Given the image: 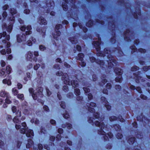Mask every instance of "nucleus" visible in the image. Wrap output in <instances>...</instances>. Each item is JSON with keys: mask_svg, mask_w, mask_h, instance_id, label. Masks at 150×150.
<instances>
[{"mask_svg": "<svg viewBox=\"0 0 150 150\" xmlns=\"http://www.w3.org/2000/svg\"><path fill=\"white\" fill-rule=\"evenodd\" d=\"M98 39L97 41L93 42V44L98 52L97 55L99 56L103 57L107 56L109 60H107L109 67H113L115 65H117V62L115 59L114 58L112 57L111 52L108 48H105L104 49V54H102L100 51L101 39L98 35H97Z\"/></svg>", "mask_w": 150, "mask_h": 150, "instance_id": "nucleus-1", "label": "nucleus"}, {"mask_svg": "<svg viewBox=\"0 0 150 150\" xmlns=\"http://www.w3.org/2000/svg\"><path fill=\"white\" fill-rule=\"evenodd\" d=\"M104 117L102 118H99L98 120H96L94 122V123L95 125L97 127H99L100 129L98 131V134L103 135V137L105 140H107L108 138V137L110 138H112L113 137L112 134L111 132L108 133L107 135L106 134V133L103 129L105 131L107 130L106 126L105 125L104 123L102 122L104 120Z\"/></svg>", "mask_w": 150, "mask_h": 150, "instance_id": "nucleus-2", "label": "nucleus"}, {"mask_svg": "<svg viewBox=\"0 0 150 150\" xmlns=\"http://www.w3.org/2000/svg\"><path fill=\"white\" fill-rule=\"evenodd\" d=\"M9 12L11 14V16L8 18V20L10 22V24L7 27L6 23H4L2 25V28L3 30L6 29L7 31L10 33L12 30L13 26V24L15 21V16L14 15L17 13V10H9Z\"/></svg>", "mask_w": 150, "mask_h": 150, "instance_id": "nucleus-3", "label": "nucleus"}, {"mask_svg": "<svg viewBox=\"0 0 150 150\" xmlns=\"http://www.w3.org/2000/svg\"><path fill=\"white\" fill-rule=\"evenodd\" d=\"M26 29L27 30L25 32V34H23L21 35H18L17 36V39L18 42H20L22 41H25L26 39V35H29L32 33V32L31 31L32 27L30 25H28L26 27L24 26H23L20 28V30L22 31H24Z\"/></svg>", "mask_w": 150, "mask_h": 150, "instance_id": "nucleus-4", "label": "nucleus"}, {"mask_svg": "<svg viewBox=\"0 0 150 150\" xmlns=\"http://www.w3.org/2000/svg\"><path fill=\"white\" fill-rule=\"evenodd\" d=\"M21 125L23 128L20 129V133L23 134H25L26 131V130L27 132L26 133V135L27 137H30L31 139H33L34 134L33 130L31 129L27 130L28 127L25 122H22L21 124Z\"/></svg>", "mask_w": 150, "mask_h": 150, "instance_id": "nucleus-5", "label": "nucleus"}, {"mask_svg": "<svg viewBox=\"0 0 150 150\" xmlns=\"http://www.w3.org/2000/svg\"><path fill=\"white\" fill-rule=\"evenodd\" d=\"M129 0H118L117 1V5L120 7L125 8V9H132L131 8L129 9L131 6L130 3L128 2ZM103 9H106L104 8ZM106 9H110L107 8Z\"/></svg>", "mask_w": 150, "mask_h": 150, "instance_id": "nucleus-6", "label": "nucleus"}, {"mask_svg": "<svg viewBox=\"0 0 150 150\" xmlns=\"http://www.w3.org/2000/svg\"><path fill=\"white\" fill-rule=\"evenodd\" d=\"M62 25L61 24H58L56 25L55 31L53 33L52 35L54 38L56 40H58L61 34V32L62 31Z\"/></svg>", "mask_w": 150, "mask_h": 150, "instance_id": "nucleus-7", "label": "nucleus"}, {"mask_svg": "<svg viewBox=\"0 0 150 150\" xmlns=\"http://www.w3.org/2000/svg\"><path fill=\"white\" fill-rule=\"evenodd\" d=\"M115 72L117 75H118V77H117L115 78V81L117 82L120 83L122 80V71L120 69L116 68L114 70Z\"/></svg>", "mask_w": 150, "mask_h": 150, "instance_id": "nucleus-8", "label": "nucleus"}, {"mask_svg": "<svg viewBox=\"0 0 150 150\" xmlns=\"http://www.w3.org/2000/svg\"><path fill=\"white\" fill-rule=\"evenodd\" d=\"M84 57V55L82 53H80L78 54V56L76 57V59L81 61L79 64L81 67H84L86 65V63L82 61Z\"/></svg>", "mask_w": 150, "mask_h": 150, "instance_id": "nucleus-9", "label": "nucleus"}, {"mask_svg": "<svg viewBox=\"0 0 150 150\" xmlns=\"http://www.w3.org/2000/svg\"><path fill=\"white\" fill-rule=\"evenodd\" d=\"M140 72H138L136 74H134V78L135 79V81L137 83H138L140 81L141 82H144L145 81L143 79H141L142 78L140 76Z\"/></svg>", "mask_w": 150, "mask_h": 150, "instance_id": "nucleus-10", "label": "nucleus"}, {"mask_svg": "<svg viewBox=\"0 0 150 150\" xmlns=\"http://www.w3.org/2000/svg\"><path fill=\"white\" fill-rule=\"evenodd\" d=\"M90 59L91 62H93L95 61L96 63L100 65V67H102L104 64V62L103 61L100 60L99 59L96 60L94 57H90Z\"/></svg>", "mask_w": 150, "mask_h": 150, "instance_id": "nucleus-11", "label": "nucleus"}, {"mask_svg": "<svg viewBox=\"0 0 150 150\" xmlns=\"http://www.w3.org/2000/svg\"><path fill=\"white\" fill-rule=\"evenodd\" d=\"M70 80H69V81L67 82V81L66 80V85H71L72 86L74 87L78 86V82L76 80H74L73 81H71L70 82Z\"/></svg>", "mask_w": 150, "mask_h": 150, "instance_id": "nucleus-12", "label": "nucleus"}, {"mask_svg": "<svg viewBox=\"0 0 150 150\" xmlns=\"http://www.w3.org/2000/svg\"><path fill=\"white\" fill-rule=\"evenodd\" d=\"M29 91L30 94H31L33 99L34 100L37 99L38 96L37 93H35L34 90L33 88H30L29 89Z\"/></svg>", "mask_w": 150, "mask_h": 150, "instance_id": "nucleus-13", "label": "nucleus"}, {"mask_svg": "<svg viewBox=\"0 0 150 150\" xmlns=\"http://www.w3.org/2000/svg\"><path fill=\"white\" fill-rule=\"evenodd\" d=\"M101 100L103 103H104L105 106L107 108V109L109 110L111 109V106L109 104L108 102L106 100L105 98L104 97H102L101 98Z\"/></svg>", "mask_w": 150, "mask_h": 150, "instance_id": "nucleus-14", "label": "nucleus"}, {"mask_svg": "<svg viewBox=\"0 0 150 150\" xmlns=\"http://www.w3.org/2000/svg\"><path fill=\"white\" fill-rule=\"evenodd\" d=\"M96 104L95 103L91 102L90 103L89 106L87 105V108H86L90 112H93L95 111V110L93 108H92L91 107H96Z\"/></svg>", "mask_w": 150, "mask_h": 150, "instance_id": "nucleus-15", "label": "nucleus"}, {"mask_svg": "<svg viewBox=\"0 0 150 150\" xmlns=\"http://www.w3.org/2000/svg\"><path fill=\"white\" fill-rule=\"evenodd\" d=\"M38 92L37 95L38 96V98L40 97V98H42L43 95L42 93L43 91V89L42 87H38L37 89Z\"/></svg>", "mask_w": 150, "mask_h": 150, "instance_id": "nucleus-16", "label": "nucleus"}, {"mask_svg": "<svg viewBox=\"0 0 150 150\" xmlns=\"http://www.w3.org/2000/svg\"><path fill=\"white\" fill-rule=\"evenodd\" d=\"M131 34V32L128 29L124 33V39L125 40L129 41V37L130 36V34Z\"/></svg>", "mask_w": 150, "mask_h": 150, "instance_id": "nucleus-17", "label": "nucleus"}, {"mask_svg": "<svg viewBox=\"0 0 150 150\" xmlns=\"http://www.w3.org/2000/svg\"><path fill=\"white\" fill-rule=\"evenodd\" d=\"M57 75L58 76H62V79L64 82V83L66 84V75H64L63 72L61 71H59L56 73Z\"/></svg>", "mask_w": 150, "mask_h": 150, "instance_id": "nucleus-18", "label": "nucleus"}, {"mask_svg": "<svg viewBox=\"0 0 150 150\" xmlns=\"http://www.w3.org/2000/svg\"><path fill=\"white\" fill-rule=\"evenodd\" d=\"M33 53L32 52L29 51L27 54L26 58L28 60L32 61L33 60L32 57L33 56Z\"/></svg>", "mask_w": 150, "mask_h": 150, "instance_id": "nucleus-19", "label": "nucleus"}, {"mask_svg": "<svg viewBox=\"0 0 150 150\" xmlns=\"http://www.w3.org/2000/svg\"><path fill=\"white\" fill-rule=\"evenodd\" d=\"M38 22L40 25H45L47 24L46 20L42 17H40L39 18Z\"/></svg>", "mask_w": 150, "mask_h": 150, "instance_id": "nucleus-20", "label": "nucleus"}, {"mask_svg": "<svg viewBox=\"0 0 150 150\" xmlns=\"http://www.w3.org/2000/svg\"><path fill=\"white\" fill-rule=\"evenodd\" d=\"M46 29V27H44V28L42 29H40L39 28H37V30L38 32L40 33H41L42 34L43 37L44 38L45 35V32Z\"/></svg>", "mask_w": 150, "mask_h": 150, "instance_id": "nucleus-21", "label": "nucleus"}, {"mask_svg": "<svg viewBox=\"0 0 150 150\" xmlns=\"http://www.w3.org/2000/svg\"><path fill=\"white\" fill-rule=\"evenodd\" d=\"M30 39L28 40L27 42V45L29 46H31L32 45V43L31 40L34 43H35L36 42V39L35 38H34L33 37H31Z\"/></svg>", "mask_w": 150, "mask_h": 150, "instance_id": "nucleus-22", "label": "nucleus"}, {"mask_svg": "<svg viewBox=\"0 0 150 150\" xmlns=\"http://www.w3.org/2000/svg\"><path fill=\"white\" fill-rule=\"evenodd\" d=\"M34 143L32 140L29 139L28 140V143L26 145V147L27 148H29L33 145Z\"/></svg>", "mask_w": 150, "mask_h": 150, "instance_id": "nucleus-23", "label": "nucleus"}, {"mask_svg": "<svg viewBox=\"0 0 150 150\" xmlns=\"http://www.w3.org/2000/svg\"><path fill=\"white\" fill-rule=\"evenodd\" d=\"M9 96V94L8 93L6 92L5 91H2L0 92V96L3 97H7Z\"/></svg>", "mask_w": 150, "mask_h": 150, "instance_id": "nucleus-24", "label": "nucleus"}, {"mask_svg": "<svg viewBox=\"0 0 150 150\" xmlns=\"http://www.w3.org/2000/svg\"><path fill=\"white\" fill-rule=\"evenodd\" d=\"M3 83L4 84H7L8 85H10L11 84V79H7V78L4 79L3 80Z\"/></svg>", "mask_w": 150, "mask_h": 150, "instance_id": "nucleus-25", "label": "nucleus"}, {"mask_svg": "<svg viewBox=\"0 0 150 150\" xmlns=\"http://www.w3.org/2000/svg\"><path fill=\"white\" fill-rule=\"evenodd\" d=\"M13 121L15 123L20 124L21 122L20 120H19L18 117L15 116L13 119Z\"/></svg>", "mask_w": 150, "mask_h": 150, "instance_id": "nucleus-26", "label": "nucleus"}, {"mask_svg": "<svg viewBox=\"0 0 150 150\" xmlns=\"http://www.w3.org/2000/svg\"><path fill=\"white\" fill-rule=\"evenodd\" d=\"M115 51L117 52L119 56H122L123 54V53L121 50V49L119 47H118L116 49Z\"/></svg>", "mask_w": 150, "mask_h": 150, "instance_id": "nucleus-27", "label": "nucleus"}, {"mask_svg": "<svg viewBox=\"0 0 150 150\" xmlns=\"http://www.w3.org/2000/svg\"><path fill=\"white\" fill-rule=\"evenodd\" d=\"M106 76L105 75H103L101 78L102 79V83H100V86H103L107 82V81L105 79Z\"/></svg>", "mask_w": 150, "mask_h": 150, "instance_id": "nucleus-28", "label": "nucleus"}, {"mask_svg": "<svg viewBox=\"0 0 150 150\" xmlns=\"http://www.w3.org/2000/svg\"><path fill=\"white\" fill-rule=\"evenodd\" d=\"M142 5L147 8H150V0H148V2H143Z\"/></svg>", "mask_w": 150, "mask_h": 150, "instance_id": "nucleus-29", "label": "nucleus"}, {"mask_svg": "<svg viewBox=\"0 0 150 150\" xmlns=\"http://www.w3.org/2000/svg\"><path fill=\"white\" fill-rule=\"evenodd\" d=\"M135 138L134 137H130L129 139H128V142L130 144H132L134 143L135 141Z\"/></svg>", "mask_w": 150, "mask_h": 150, "instance_id": "nucleus-30", "label": "nucleus"}, {"mask_svg": "<svg viewBox=\"0 0 150 150\" xmlns=\"http://www.w3.org/2000/svg\"><path fill=\"white\" fill-rule=\"evenodd\" d=\"M95 2H98L99 6L100 7H103L104 6V3L101 1L100 0H98L97 1V0H94Z\"/></svg>", "mask_w": 150, "mask_h": 150, "instance_id": "nucleus-31", "label": "nucleus"}, {"mask_svg": "<svg viewBox=\"0 0 150 150\" xmlns=\"http://www.w3.org/2000/svg\"><path fill=\"white\" fill-rule=\"evenodd\" d=\"M6 70L7 73L8 74H10L11 72L12 69L11 67L9 65H8L6 67Z\"/></svg>", "mask_w": 150, "mask_h": 150, "instance_id": "nucleus-32", "label": "nucleus"}, {"mask_svg": "<svg viewBox=\"0 0 150 150\" xmlns=\"http://www.w3.org/2000/svg\"><path fill=\"white\" fill-rule=\"evenodd\" d=\"M70 40L72 44H75L77 42V38H71Z\"/></svg>", "mask_w": 150, "mask_h": 150, "instance_id": "nucleus-33", "label": "nucleus"}, {"mask_svg": "<svg viewBox=\"0 0 150 150\" xmlns=\"http://www.w3.org/2000/svg\"><path fill=\"white\" fill-rule=\"evenodd\" d=\"M79 27L81 29L82 28L84 32L86 33L87 30V28L85 27H83V26L81 24V23H79Z\"/></svg>", "mask_w": 150, "mask_h": 150, "instance_id": "nucleus-34", "label": "nucleus"}, {"mask_svg": "<svg viewBox=\"0 0 150 150\" xmlns=\"http://www.w3.org/2000/svg\"><path fill=\"white\" fill-rule=\"evenodd\" d=\"M5 74V70L4 69L0 70V76H3Z\"/></svg>", "mask_w": 150, "mask_h": 150, "instance_id": "nucleus-35", "label": "nucleus"}, {"mask_svg": "<svg viewBox=\"0 0 150 150\" xmlns=\"http://www.w3.org/2000/svg\"><path fill=\"white\" fill-rule=\"evenodd\" d=\"M93 24L92 21L90 20L86 23V26L88 27H90L92 26Z\"/></svg>", "mask_w": 150, "mask_h": 150, "instance_id": "nucleus-36", "label": "nucleus"}, {"mask_svg": "<svg viewBox=\"0 0 150 150\" xmlns=\"http://www.w3.org/2000/svg\"><path fill=\"white\" fill-rule=\"evenodd\" d=\"M75 93L76 96H79L80 94V90L78 88H76L74 89Z\"/></svg>", "mask_w": 150, "mask_h": 150, "instance_id": "nucleus-37", "label": "nucleus"}, {"mask_svg": "<svg viewBox=\"0 0 150 150\" xmlns=\"http://www.w3.org/2000/svg\"><path fill=\"white\" fill-rule=\"evenodd\" d=\"M12 91L13 93L15 96L17 95L18 93V90L16 88H13L12 89Z\"/></svg>", "mask_w": 150, "mask_h": 150, "instance_id": "nucleus-38", "label": "nucleus"}, {"mask_svg": "<svg viewBox=\"0 0 150 150\" xmlns=\"http://www.w3.org/2000/svg\"><path fill=\"white\" fill-rule=\"evenodd\" d=\"M17 96L18 98L21 100H23L24 99V95L23 94H18Z\"/></svg>", "mask_w": 150, "mask_h": 150, "instance_id": "nucleus-39", "label": "nucleus"}, {"mask_svg": "<svg viewBox=\"0 0 150 150\" xmlns=\"http://www.w3.org/2000/svg\"><path fill=\"white\" fill-rule=\"evenodd\" d=\"M40 132L41 134H45L47 132V131L45 129V128L41 127V129Z\"/></svg>", "mask_w": 150, "mask_h": 150, "instance_id": "nucleus-40", "label": "nucleus"}, {"mask_svg": "<svg viewBox=\"0 0 150 150\" xmlns=\"http://www.w3.org/2000/svg\"><path fill=\"white\" fill-rule=\"evenodd\" d=\"M9 96L6 97V98L5 100V103L7 104H9L11 103V101L9 99Z\"/></svg>", "mask_w": 150, "mask_h": 150, "instance_id": "nucleus-41", "label": "nucleus"}, {"mask_svg": "<svg viewBox=\"0 0 150 150\" xmlns=\"http://www.w3.org/2000/svg\"><path fill=\"white\" fill-rule=\"evenodd\" d=\"M46 3L47 6H52V3L50 2V0H46Z\"/></svg>", "mask_w": 150, "mask_h": 150, "instance_id": "nucleus-42", "label": "nucleus"}, {"mask_svg": "<svg viewBox=\"0 0 150 150\" xmlns=\"http://www.w3.org/2000/svg\"><path fill=\"white\" fill-rule=\"evenodd\" d=\"M137 137L139 139H141L143 137L142 133L140 132H139L137 135Z\"/></svg>", "mask_w": 150, "mask_h": 150, "instance_id": "nucleus-43", "label": "nucleus"}, {"mask_svg": "<svg viewBox=\"0 0 150 150\" xmlns=\"http://www.w3.org/2000/svg\"><path fill=\"white\" fill-rule=\"evenodd\" d=\"M61 107L63 109H65L66 108V104L63 101L61 102V103L60 104Z\"/></svg>", "mask_w": 150, "mask_h": 150, "instance_id": "nucleus-44", "label": "nucleus"}, {"mask_svg": "<svg viewBox=\"0 0 150 150\" xmlns=\"http://www.w3.org/2000/svg\"><path fill=\"white\" fill-rule=\"evenodd\" d=\"M110 121H111L115 120L117 119V118L115 116H111L109 118Z\"/></svg>", "mask_w": 150, "mask_h": 150, "instance_id": "nucleus-45", "label": "nucleus"}, {"mask_svg": "<svg viewBox=\"0 0 150 150\" xmlns=\"http://www.w3.org/2000/svg\"><path fill=\"white\" fill-rule=\"evenodd\" d=\"M116 137L118 139H120L122 137V135L121 133H118L116 134Z\"/></svg>", "mask_w": 150, "mask_h": 150, "instance_id": "nucleus-46", "label": "nucleus"}, {"mask_svg": "<svg viewBox=\"0 0 150 150\" xmlns=\"http://www.w3.org/2000/svg\"><path fill=\"white\" fill-rule=\"evenodd\" d=\"M16 116L17 117H20L21 116V111L19 110H18L16 112Z\"/></svg>", "mask_w": 150, "mask_h": 150, "instance_id": "nucleus-47", "label": "nucleus"}, {"mask_svg": "<svg viewBox=\"0 0 150 150\" xmlns=\"http://www.w3.org/2000/svg\"><path fill=\"white\" fill-rule=\"evenodd\" d=\"M23 6L24 8L25 9H29L28 8V6L27 3L24 2L23 4Z\"/></svg>", "mask_w": 150, "mask_h": 150, "instance_id": "nucleus-48", "label": "nucleus"}, {"mask_svg": "<svg viewBox=\"0 0 150 150\" xmlns=\"http://www.w3.org/2000/svg\"><path fill=\"white\" fill-rule=\"evenodd\" d=\"M115 129L116 131H120V127L119 125H116L114 126Z\"/></svg>", "mask_w": 150, "mask_h": 150, "instance_id": "nucleus-49", "label": "nucleus"}, {"mask_svg": "<svg viewBox=\"0 0 150 150\" xmlns=\"http://www.w3.org/2000/svg\"><path fill=\"white\" fill-rule=\"evenodd\" d=\"M39 49L41 51H43L46 49V47L43 45H40L39 46Z\"/></svg>", "mask_w": 150, "mask_h": 150, "instance_id": "nucleus-50", "label": "nucleus"}, {"mask_svg": "<svg viewBox=\"0 0 150 150\" xmlns=\"http://www.w3.org/2000/svg\"><path fill=\"white\" fill-rule=\"evenodd\" d=\"M139 69V67L137 66H133L131 68V70L132 71H136Z\"/></svg>", "mask_w": 150, "mask_h": 150, "instance_id": "nucleus-51", "label": "nucleus"}, {"mask_svg": "<svg viewBox=\"0 0 150 150\" xmlns=\"http://www.w3.org/2000/svg\"><path fill=\"white\" fill-rule=\"evenodd\" d=\"M83 89L85 93H88L90 91V89L88 88L87 87H83Z\"/></svg>", "mask_w": 150, "mask_h": 150, "instance_id": "nucleus-52", "label": "nucleus"}, {"mask_svg": "<svg viewBox=\"0 0 150 150\" xmlns=\"http://www.w3.org/2000/svg\"><path fill=\"white\" fill-rule=\"evenodd\" d=\"M130 48L132 50V52H135L137 50V48H136V47L134 46H132L130 47Z\"/></svg>", "mask_w": 150, "mask_h": 150, "instance_id": "nucleus-53", "label": "nucleus"}, {"mask_svg": "<svg viewBox=\"0 0 150 150\" xmlns=\"http://www.w3.org/2000/svg\"><path fill=\"white\" fill-rule=\"evenodd\" d=\"M62 138V137L61 135L59 134H58L57 135L56 139V140L58 141L61 139V138Z\"/></svg>", "mask_w": 150, "mask_h": 150, "instance_id": "nucleus-54", "label": "nucleus"}, {"mask_svg": "<svg viewBox=\"0 0 150 150\" xmlns=\"http://www.w3.org/2000/svg\"><path fill=\"white\" fill-rule=\"evenodd\" d=\"M43 109L46 111L49 112V109L48 107L46 105L44 106Z\"/></svg>", "mask_w": 150, "mask_h": 150, "instance_id": "nucleus-55", "label": "nucleus"}, {"mask_svg": "<svg viewBox=\"0 0 150 150\" xmlns=\"http://www.w3.org/2000/svg\"><path fill=\"white\" fill-rule=\"evenodd\" d=\"M12 110L13 113H15L17 111L16 107L15 106H13L12 107Z\"/></svg>", "mask_w": 150, "mask_h": 150, "instance_id": "nucleus-56", "label": "nucleus"}, {"mask_svg": "<svg viewBox=\"0 0 150 150\" xmlns=\"http://www.w3.org/2000/svg\"><path fill=\"white\" fill-rule=\"evenodd\" d=\"M40 67V64H36L34 67V69L35 70H37Z\"/></svg>", "mask_w": 150, "mask_h": 150, "instance_id": "nucleus-57", "label": "nucleus"}, {"mask_svg": "<svg viewBox=\"0 0 150 150\" xmlns=\"http://www.w3.org/2000/svg\"><path fill=\"white\" fill-rule=\"evenodd\" d=\"M143 69L144 71H146L149 69H150V66L144 67H143Z\"/></svg>", "mask_w": 150, "mask_h": 150, "instance_id": "nucleus-58", "label": "nucleus"}, {"mask_svg": "<svg viewBox=\"0 0 150 150\" xmlns=\"http://www.w3.org/2000/svg\"><path fill=\"white\" fill-rule=\"evenodd\" d=\"M1 64L2 67H4L6 65V63L3 60H2L1 61Z\"/></svg>", "mask_w": 150, "mask_h": 150, "instance_id": "nucleus-59", "label": "nucleus"}, {"mask_svg": "<svg viewBox=\"0 0 150 150\" xmlns=\"http://www.w3.org/2000/svg\"><path fill=\"white\" fill-rule=\"evenodd\" d=\"M46 90L47 92V94L48 96H50L51 94L50 91L49 90L48 88H46Z\"/></svg>", "mask_w": 150, "mask_h": 150, "instance_id": "nucleus-60", "label": "nucleus"}, {"mask_svg": "<svg viewBox=\"0 0 150 150\" xmlns=\"http://www.w3.org/2000/svg\"><path fill=\"white\" fill-rule=\"evenodd\" d=\"M38 98L39 97L37 98V99L38 98V102L39 103H41L42 105H43L44 104V101L43 100L40 99V98Z\"/></svg>", "mask_w": 150, "mask_h": 150, "instance_id": "nucleus-61", "label": "nucleus"}, {"mask_svg": "<svg viewBox=\"0 0 150 150\" xmlns=\"http://www.w3.org/2000/svg\"><path fill=\"white\" fill-rule=\"evenodd\" d=\"M88 122L89 123H92L93 124L94 123V121L93 120V118H90L88 120Z\"/></svg>", "mask_w": 150, "mask_h": 150, "instance_id": "nucleus-62", "label": "nucleus"}, {"mask_svg": "<svg viewBox=\"0 0 150 150\" xmlns=\"http://www.w3.org/2000/svg\"><path fill=\"white\" fill-rule=\"evenodd\" d=\"M118 120L120 122H123L125 120L122 118L121 115H119L118 117Z\"/></svg>", "mask_w": 150, "mask_h": 150, "instance_id": "nucleus-63", "label": "nucleus"}, {"mask_svg": "<svg viewBox=\"0 0 150 150\" xmlns=\"http://www.w3.org/2000/svg\"><path fill=\"white\" fill-rule=\"evenodd\" d=\"M2 16L3 18H4V19L5 18H6L7 16V13L5 11H4L3 14H2Z\"/></svg>", "mask_w": 150, "mask_h": 150, "instance_id": "nucleus-64", "label": "nucleus"}]
</instances>
